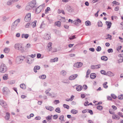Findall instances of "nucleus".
<instances>
[{"mask_svg": "<svg viewBox=\"0 0 123 123\" xmlns=\"http://www.w3.org/2000/svg\"><path fill=\"white\" fill-rule=\"evenodd\" d=\"M15 49L21 51L22 53L25 52L24 47L22 46V45L20 43L16 44L14 46Z\"/></svg>", "mask_w": 123, "mask_h": 123, "instance_id": "obj_1", "label": "nucleus"}, {"mask_svg": "<svg viewBox=\"0 0 123 123\" xmlns=\"http://www.w3.org/2000/svg\"><path fill=\"white\" fill-rule=\"evenodd\" d=\"M3 93L5 96L8 95L10 93L9 89L6 87H4L2 89Z\"/></svg>", "mask_w": 123, "mask_h": 123, "instance_id": "obj_2", "label": "nucleus"}, {"mask_svg": "<svg viewBox=\"0 0 123 123\" xmlns=\"http://www.w3.org/2000/svg\"><path fill=\"white\" fill-rule=\"evenodd\" d=\"M7 68L6 65L4 64H2L0 67V72L2 73H4L7 70Z\"/></svg>", "mask_w": 123, "mask_h": 123, "instance_id": "obj_3", "label": "nucleus"}, {"mask_svg": "<svg viewBox=\"0 0 123 123\" xmlns=\"http://www.w3.org/2000/svg\"><path fill=\"white\" fill-rule=\"evenodd\" d=\"M31 14L29 13L27 14L26 15L25 18L24 20L26 22H28L30 21L31 20Z\"/></svg>", "mask_w": 123, "mask_h": 123, "instance_id": "obj_4", "label": "nucleus"}, {"mask_svg": "<svg viewBox=\"0 0 123 123\" xmlns=\"http://www.w3.org/2000/svg\"><path fill=\"white\" fill-rule=\"evenodd\" d=\"M43 5H41L38 6L36 9V13L38 14L43 9Z\"/></svg>", "mask_w": 123, "mask_h": 123, "instance_id": "obj_5", "label": "nucleus"}, {"mask_svg": "<svg viewBox=\"0 0 123 123\" xmlns=\"http://www.w3.org/2000/svg\"><path fill=\"white\" fill-rule=\"evenodd\" d=\"M0 104L4 108H6L7 107V105L6 103L3 100L0 101Z\"/></svg>", "mask_w": 123, "mask_h": 123, "instance_id": "obj_6", "label": "nucleus"}, {"mask_svg": "<svg viewBox=\"0 0 123 123\" xmlns=\"http://www.w3.org/2000/svg\"><path fill=\"white\" fill-rule=\"evenodd\" d=\"M36 3V0H33L31 1L30 3H29L28 4H29L33 8L35 7Z\"/></svg>", "mask_w": 123, "mask_h": 123, "instance_id": "obj_7", "label": "nucleus"}, {"mask_svg": "<svg viewBox=\"0 0 123 123\" xmlns=\"http://www.w3.org/2000/svg\"><path fill=\"white\" fill-rule=\"evenodd\" d=\"M82 63L81 62H77L74 64V67L77 68L80 67L82 66Z\"/></svg>", "mask_w": 123, "mask_h": 123, "instance_id": "obj_8", "label": "nucleus"}, {"mask_svg": "<svg viewBox=\"0 0 123 123\" xmlns=\"http://www.w3.org/2000/svg\"><path fill=\"white\" fill-rule=\"evenodd\" d=\"M33 60H32V58L30 57H27L26 59V62L28 64H31Z\"/></svg>", "mask_w": 123, "mask_h": 123, "instance_id": "obj_9", "label": "nucleus"}, {"mask_svg": "<svg viewBox=\"0 0 123 123\" xmlns=\"http://www.w3.org/2000/svg\"><path fill=\"white\" fill-rule=\"evenodd\" d=\"M78 76L77 74H74L70 76L69 78V80H72L75 79Z\"/></svg>", "mask_w": 123, "mask_h": 123, "instance_id": "obj_10", "label": "nucleus"}, {"mask_svg": "<svg viewBox=\"0 0 123 123\" xmlns=\"http://www.w3.org/2000/svg\"><path fill=\"white\" fill-rule=\"evenodd\" d=\"M52 45V43H51L49 42L47 46V49L49 51H50L51 50Z\"/></svg>", "mask_w": 123, "mask_h": 123, "instance_id": "obj_11", "label": "nucleus"}, {"mask_svg": "<svg viewBox=\"0 0 123 123\" xmlns=\"http://www.w3.org/2000/svg\"><path fill=\"white\" fill-rule=\"evenodd\" d=\"M100 65H92L91 66V68L92 69H94L99 68H100Z\"/></svg>", "mask_w": 123, "mask_h": 123, "instance_id": "obj_12", "label": "nucleus"}, {"mask_svg": "<svg viewBox=\"0 0 123 123\" xmlns=\"http://www.w3.org/2000/svg\"><path fill=\"white\" fill-rule=\"evenodd\" d=\"M10 114L9 112H6L5 116V118L7 120H8L10 118Z\"/></svg>", "mask_w": 123, "mask_h": 123, "instance_id": "obj_13", "label": "nucleus"}, {"mask_svg": "<svg viewBox=\"0 0 123 123\" xmlns=\"http://www.w3.org/2000/svg\"><path fill=\"white\" fill-rule=\"evenodd\" d=\"M112 117L113 119L115 120H119L120 119L119 117L117 114H115L114 113L113 114Z\"/></svg>", "mask_w": 123, "mask_h": 123, "instance_id": "obj_14", "label": "nucleus"}, {"mask_svg": "<svg viewBox=\"0 0 123 123\" xmlns=\"http://www.w3.org/2000/svg\"><path fill=\"white\" fill-rule=\"evenodd\" d=\"M17 24H16L14 22L12 24L11 26V29L12 30H14L16 28Z\"/></svg>", "mask_w": 123, "mask_h": 123, "instance_id": "obj_15", "label": "nucleus"}, {"mask_svg": "<svg viewBox=\"0 0 123 123\" xmlns=\"http://www.w3.org/2000/svg\"><path fill=\"white\" fill-rule=\"evenodd\" d=\"M67 10L69 12H73L74 11V10L70 6H68L67 8Z\"/></svg>", "mask_w": 123, "mask_h": 123, "instance_id": "obj_16", "label": "nucleus"}, {"mask_svg": "<svg viewBox=\"0 0 123 123\" xmlns=\"http://www.w3.org/2000/svg\"><path fill=\"white\" fill-rule=\"evenodd\" d=\"M45 108L46 109L50 111H52L54 109L53 107L51 106H46Z\"/></svg>", "mask_w": 123, "mask_h": 123, "instance_id": "obj_17", "label": "nucleus"}, {"mask_svg": "<svg viewBox=\"0 0 123 123\" xmlns=\"http://www.w3.org/2000/svg\"><path fill=\"white\" fill-rule=\"evenodd\" d=\"M40 67L38 66H36L34 67V72L35 73L37 72V70H39L40 69Z\"/></svg>", "mask_w": 123, "mask_h": 123, "instance_id": "obj_18", "label": "nucleus"}, {"mask_svg": "<svg viewBox=\"0 0 123 123\" xmlns=\"http://www.w3.org/2000/svg\"><path fill=\"white\" fill-rule=\"evenodd\" d=\"M52 117V115L48 116L46 117V119L47 120V122H50V120L51 119Z\"/></svg>", "mask_w": 123, "mask_h": 123, "instance_id": "obj_19", "label": "nucleus"}, {"mask_svg": "<svg viewBox=\"0 0 123 123\" xmlns=\"http://www.w3.org/2000/svg\"><path fill=\"white\" fill-rule=\"evenodd\" d=\"M29 35L28 34H22L21 35V37L22 38H25L26 39H27L29 37Z\"/></svg>", "mask_w": 123, "mask_h": 123, "instance_id": "obj_20", "label": "nucleus"}, {"mask_svg": "<svg viewBox=\"0 0 123 123\" xmlns=\"http://www.w3.org/2000/svg\"><path fill=\"white\" fill-rule=\"evenodd\" d=\"M106 23L107 25V28H110L111 26V23L110 22H109L108 21H106Z\"/></svg>", "mask_w": 123, "mask_h": 123, "instance_id": "obj_21", "label": "nucleus"}, {"mask_svg": "<svg viewBox=\"0 0 123 123\" xmlns=\"http://www.w3.org/2000/svg\"><path fill=\"white\" fill-rule=\"evenodd\" d=\"M33 8L29 4L26 7V9L27 10H29L32 9Z\"/></svg>", "mask_w": 123, "mask_h": 123, "instance_id": "obj_22", "label": "nucleus"}, {"mask_svg": "<svg viewBox=\"0 0 123 123\" xmlns=\"http://www.w3.org/2000/svg\"><path fill=\"white\" fill-rule=\"evenodd\" d=\"M25 58V57L24 56H20L17 57V60L19 61H23Z\"/></svg>", "mask_w": 123, "mask_h": 123, "instance_id": "obj_23", "label": "nucleus"}, {"mask_svg": "<svg viewBox=\"0 0 123 123\" xmlns=\"http://www.w3.org/2000/svg\"><path fill=\"white\" fill-rule=\"evenodd\" d=\"M96 74L95 73H91L90 75V77L92 79H93L95 78Z\"/></svg>", "mask_w": 123, "mask_h": 123, "instance_id": "obj_24", "label": "nucleus"}, {"mask_svg": "<svg viewBox=\"0 0 123 123\" xmlns=\"http://www.w3.org/2000/svg\"><path fill=\"white\" fill-rule=\"evenodd\" d=\"M59 119L60 120V122L61 123L64 122V116L63 115H62L61 116H60Z\"/></svg>", "mask_w": 123, "mask_h": 123, "instance_id": "obj_25", "label": "nucleus"}, {"mask_svg": "<svg viewBox=\"0 0 123 123\" xmlns=\"http://www.w3.org/2000/svg\"><path fill=\"white\" fill-rule=\"evenodd\" d=\"M55 25L58 27H60L61 25V22L59 21L56 22L55 23Z\"/></svg>", "mask_w": 123, "mask_h": 123, "instance_id": "obj_26", "label": "nucleus"}, {"mask_svg": "<svg viewBox=\"0 0 123 123\" xmlns=\"http://www.w3.org/2000/svg\"><path fill=\"white\" fill-rule=\"evenodd\" d=\"M77 111L74 109H72L71 111V113L73 114H76L78 113Z\"/></svg>", "mask_w": 123, "mask_h": 123, "instance_id": "obj_27", "label": "nucleus"}, {"mask_svg": "<svg viewBox=\"0 0 123 123\" xmlns=\"http://www.w3.org/2000/svg\"><path fill=\"white\" fill-rule=\"evenodd\" d=\"M51 37L50 36V34H46V35L45 38L46 40H48Z\"/></svg>", "mask_w": 123, "mask_h": 123, "instance_id": "obj_28", "label": "nucleus"}, {"mask_svg": "<svg viewBox=\"0 0 123 123\" xmlns=\"http://www.w3.org/2000/svg\"><path fill=\"white\" fill-rule=\"evenodd\" d=\"M82 89V87L80 85L77 86L76 88V89L78 91H80Z\"/></svg>", "mask_w": 123, "mask_h": 123, "instance_id": "obj_29", "label": "nucleus"}, {"mask_svg": "<svg viewBox=\"0 0 123 123\" xmlns=\"http://www.w3.org/2000/svg\"><path fill=\"white\" fill-rule=\"evenodd\" d=\"M8 75L7 74H5L3 76V78L4 80H6L8 78Z\"/></svg>", "mask_w": 123, "mask_h": 123, "instance_id": "obj_30", "label": "nucleus"}, {"mask_svg": "<svg viewBox=\"0 0 123 123\" xmlns=\"http://www.w3.org/2000/svg\"><path fill=\"white\" fill-rule=\"evenodd\" d=\"M14 2L12 0H10L8 1L7 2V4L8 5H10L12 4Z\"/></svg>", "mask_w": 123, "mask_h": 123, "instance_id": "obj_31", "label": "nucleus"}, {"mask_svg": "<svg viewBox=\"0 0 123 123\" xmlns=\"http://www.w3.org/2000/svg\"><path fill=\"white\" fill-rule=\"evenodd\" d=\"M85 24L87 26H90L91 25V23L90 21H87L85 22Z\"/></svg>", "mask_w": 123, "mask_h": 123, "instance_id": "obj_32", "label": "nucleus"}, {"mask_svg": "<svg viewBox=\"0 0 123 123\" xmlns=\"http://www.w3.org/2000/svg\"><path fill=\"white\" fill-rule=\"evenodd\" d=\"M101 59L102 60L105 61H107L108 60V58L106 56H103L101 57Z\"/></svg>", "mask_w": 123, "mask_h": 123, "instance_id": "obj_33", "label": "nucleus"}, {"mask_svg": "<svg viewBox=\"0 0 123 123\" xmlns=\"http://www.w3.org/2000/svg\"><path fill=\"white\" fill-rule=\"evenodd\" d=\"M20 87L23 89H25L26 88V86L24 84H22L20 85Z\"/></svg>", "mask_w": 123, "mask_h": 123, "instance_id": "obj_34", "label": "nucleus"}, {"mask_svg": "<svg viewBox=\"0 0 123 123\" xmlns=\"http://www.w3.org/2000/svg\"><path fill=\"white\" fill-rule=\"evenodd\" d=\"M4 52L6 53H8L9 51V49L7 48H5L4 49Z\"/></svg>", "mask_w": 123, "mask_h": 123, "instance_id": "obj_35", "label": "nucleus"}, {"mask_svg": "<svg viewBox=\"0 0 123 123\" xmlns=\"http://www.w3.org/2000/svg\"><path fill=\"white\" fill-rule=\"evenodd\" d=\"M97 108L99 111L102 110L103 108V107L101 105H98L97 106Z\"/></svg>", "mask_w": 123, "mask_h": 123, "instance_id": "obj_36", "label": "nucleus"}, {"mask_svg": "<svg viewBox=\"0 0 123 123\" xmlns=\"http://www.w3.org/2000/svg\"><path fill=\"white\" fill-rule=\"evenodd\" d=\"M37 22V21L36 20L34 21L32 23V25L33 28H34L36 26V24Z\"/></svg>", "mask_w": 123, "mask_h": 123, "instance_id": "obj_37", "label": "nucleus"}, {"mask_svg": "<svg viewBox=\"0 0 123 123\" xmlns=\"http://www.w3.org/2000/svg\"><path fill=\"white\" fill-rule=\"evenodd\" d=\"M98 27H102L103 26V24L102 22L100 21H99L98 22Z\"/></svg>", "mask_w": 123, "mask_h": 123, "instance_id": "obj_38", "label": "nucleus"}, {"mask_svg": "<svg viewBox=\"0 0 123 123\" xmlns=\"http://www.w3.org/2000/svg\"><path fill=\"white\" fill-rule=\"evenodd\" d=\"M107 83V82H105L103 84V87L105 88H107L108 87V86L106 85Z\"/></svg>", "mask_w": 123, "mask_h": 123, "instance_id": "obj_39", "label": "nucleus"}, {"mask_svg": "<svg viewBox=\"0 0 123 123\" xmlns=\"http://www.w3.org/2000/svg\"><path fill=\"white\" fill-rule=\"evenodd\" d=\"M63 106L65 108H66L67 109H69V106L68 105L64 104L63 105Z\"/></svg>", "mask_w": 123, "mask_h": 123, "instance_id": "obj_40", "label": "nucleus"}, {"mask_svg": "<svg viewBox=\"0 0 123 123\" xmlns=\"http://www.w3.org/2000/svg\"><path fill=\"white\" fill-rule=\"evenodd\" d=\"M39 77L40 78H41L42 79H45L46 77V75H43L41 76V77L39 76Z\"/></svg>", "mask_w": 123, "mask_h": 123, "instance_id": "obj_41", "label": "nucleus"}, {"mask_svg": "<svg viewBox=\"0 0 123 123\" xmlns=\"http://www.w3.org/2000/svg\"><path fill=\"white\" fill-rule=\"evenodd\" d=\"M118 98L119 99L121 100L123 99V95L122 94H121L119 96Z\"/></svg>", "mask_w": 123, "mask_h": 123, "instance_id": "obj_42", "label": "nucleus"}, {"mask_svg": "<svg viewBox=\"0 0 123 123\" xmlns=\"http://www.w3.org/2000/svg\"><path fill=\"white\" fill-rule=\"evenodd\" d=\"M55 111L57 112L60 113L61 112L60 109L58 107L55 110Z\"/></svg>", "mask_w": 123, "mask_h": 123, "instance_id": "obj_43", "label": "nucleus"}, {"mask_svg": "<svg viewBox=\"0 0 123 123\" xmlns=\"http://www.w3.org/2000/svg\"><path fill=\"white\" fill-rule=\"evenodd\" d=\"M66 72L65 71H62L61 72V74H62L63 76H65L66 74Z\"/></svg>", "mask_w": 123, "mask_h": 123, "instance_id": "obj_44", "label": "nucleus"}, {"mask_svg": "<svg viewBox=\"0 0 123 123\" xmlns=\"http://www.w3.org/2000/svg\"><path fill=\"white\" fill-rule=\"evenodd\" d=\"M107 74H108V75L112 76L113 75V74L110 71H108L107 73Z\"/></svg>", "mask_w": 123, "mask_h": 123, "instance_id": "obj_45", "label": "nucleus"}, {"mask_svg": "<svg viewBox=\"0 0 123 123\" xmlns=\"http://www.w3.org/2000/svg\"><path fill=\"white\" fill-rule=\"evenodd\" d=\"M101 47L100 46L98 47L96 49V50L97 51H99L101 50Z\"/></svg>", "mask_w": 123, "mask_h": 123, "instance_id": "obj_46", "label": "nucleus"}, {"mask_svg": "<svg viewBox=\"0 0 123 123\" xmlns=\"http://www.w3.org/2000/svg\"><path fill=\"white\" fill-rule=\"evenodd\" d=\"M50 8L49 7H47L46 9L45 10V13H47L48 12V11L50 10Z\"/></svg>", "mask_w": 123, "mask_h": 123, "instance_id": "obj_47", "label": "nucleus"}, {"mask_svg": "<svg viewBox=\"0 0 123 123\" xmlns=\"http://www.w3.org/2000/svg\"><path fill=\"white\" fill-rule=\"evenodd\" d=\"M20 21V20L19 19H18L16 20L14 22L16 24H18V23Z\"/></svg>", "mask_w": 123, "mask_h": 123, "instance_id": "obj_48", "label": "nucleus"}, {"mask_svg": "<svg viewBox=\"0 0 123 123\" xmlns=\"http://www.w3.org/2000/svg\"><path fill=\"white\" fill-rule=\"evenodd\" d=\"M112 3L113 4H115L116 5H118L120 4V3L118 2H117L115 1H114Z\"/></svg>", "mask_w": 123, "mask_h": 123, "instance_id": "obj_49", "label": "nucleus"}, {"mask_svg": "<svg viewBox=\"0 0 123 123\" xmlns=\"http://www.w3.org/2000/svg\"><path fill=\"white\" fill-rule=\"evenodd\" d=\"M15 81L14 80H12L9 81L8 82V83L10 84H12L15 83Z\"/></svg>", "mask_w": 123, "mask_h": 123, "instance_id": "obj_50", "label": "nucleus"}, {"mask_svg": "<svg viewBox=\"0 0 123 123\" xmlns=\"http://www.w3.org/2000/svg\"><path fill=\"white\" fill-rule=\"evenodd\" d=\"M111 96L114 99H116L117 98L116 96L114 94H111Z\"/></svg>", "mask_w": 123, "mask_h": 123, "instance_id": "obj_51", "label": "nucleus"}, {"mask_svg": "<svg viewBox=\"0 0 123 123\" xmlns=\"http://www.w3.org/2000/svg\"><path fill=\"white\" fill-rule=\"evenodd\" d=\"M100 72L101 74H103L106 75V74L105 71L103 70H101L100 71Z\"/></svg>", "mask_w": 123, "mask_h": 123, "instance_id": "obj_52", "label": "nucleus"}, {"mask_svg": "<svg viewBox=\"0 0 123 123\" xmlns=\"http://www.w3.org/2000/svg\"><path fill=\"white\" fill-rule=\"evenodd\" d=\"M107 36H108V37L107 38H106V39H109L110 40H111V39H112V37H111V36L110 35H109V34H108L107 35Z\"/></svg>", "mask_w": 123, "mask_h": 123, "instance_id": "obj_53", "label": "nucleus"}, {"mask_svg": "<svg viewBox=\"0 0 123 123\" xmlns=\"http://www.w3.org/2000/svg\"><path fill=\"white\" fill-rule=\"evenodd\" d=\"M76 38L75 37V35H73L72 36H71L70 37H69V39L70 40H71L73 39H74Z\"/></svg>", "mask_w": 123, "mask_h": 123, "instance_id": "obj_54", "label": "nucleus"}, {"mask_svg": "<svg viewBox=\"0 0 123 123\" xmlns=\"http://www.w3.org/2000/svg\"><path fill=\"white\" fill-rule=\"evenodd\" d=\"M108 53H112L113 52V49H110L108 50Z\"/></svg>", "mask_w": 123, "mask_h": 123, "instance_id": "obj_55", "label": "nucleus"}, {"mask_svg": "<svg viewBox=\"0 0 123 123\" xmlns=\"http://www.w3.org/2000/svg\"><path fill=\"white\" fill-rule=\"evenodd\" d=\"M36 56V54H34V55L31 54V55H29V56L31 58H34Z\"/></svg>", "mask_w": 123, "mask_h": 123, "instance_id": "obj_56", "label": "nucleus"}, {"mask_svg": "<svg viewBox=\"0 0 123 123\" xmlns=\"http://www.w3.org/2000/svg\"><path fill=\"white\" fill-rule=\"evenodd\" d=\"M118 114L121 117H123V115H122V112H118Z\"/></svg>", "mask_w": 123, "mask_h": 123, "instance_id": "obj_57", "label": "nucleus"}, {"mask_svg": "<svg viewBox=\"0 0 123 123\" xmlns=\"http://www.w3.org/2000/svg\"><path fill=\"white\" fill-rule=\"evenodd\" d=\"M88 101L85 102L84 103V105L85 106H87L89 105L88 104Z\"/></svg>", "mask_w": 123, "mask_h": 123, "instance_id": "obj_58", "label": "nucleus"}, {"mask_svg": "<svg viewBox=\"0 0 123 123\" xmlns=\"http://www.w3.org/2000/svg\"><path fill=\"white\" fill-rule=\"evenodd\" d=\"M30 25L29 23H28L25 25V27L26 28H28L30 26Z\"/></svg>", "mask_w": 123, "mask_h": 123, "instance_id": "obj_59", "label": "nucleus"}, {"mask_svg": "<svg viewBox=\"0 0 123 123\" xmlns=\"http://www.w3.org/2000/svg\"><path fill=\"white\" fill-rule=\"evenodd\" d=\"M58 58L57 57H56L53 60V62H57L58 61Z\"/></svg>", "mask_w": 123, "mask_h": 123, "instance_id": "obj_60", "label": "nucleus"}, {"mask_svg": "<svg viewBox=\"0 0 123 123\" xmlns=\"http://www.w3.org/2000/svg\"><path fill=\"white\" fill-rule=\"evenodd\" d=\"M58 117V116L57 115H54L53 117V118L54 119H56Z\"/></svg>", "mask_w": 123, "mask_h": 123, "instance_id": "obj_61", "label": "nucleus"}, {"mask_svg": "<svg viewBox=\"0 0 123 123\" xmlns=\"http://www.w3.org/2000/svg\"><path fill=\"white\" fill-rule=\"evenodd\" d=\"M119 9V7L118 6H117L115 8V10L116 11H118Z\"/></svg>", "mask_w": 123, "mask_h": 123, "instance_id": "obj_62", "label": "nucleus"}, {"mask_svg": "<svg viewBox=\"0 0 123 123\" xmlns=\"http://www.w3.org/2000/svg\"><path fill=\"white\" fill-rule=\"evenodd\" d=\"M112 108L113 109H114L115 110H116L117 109V107L116 106H115L114 105H112Z\"/></svg>", "mask_w": 123, "mask_h": 123, "instance_id": "obj_63", "label": "nucleus"}, {"mask_svg": "<svg viewBox=\"0 0 123 123\" xmlns=\"http://www.w3.org/2000/svg\"><path fill=\"white\" fill-rule=\"evenodd\" d=\"M119 38L120 39V41L122 43H123V38H121L120 37H119Z\"/></svg>", "mask_w": 123, "mask_h": 123, "instance_id": "obj_64", "label": "nucleus"}]
</instances>
